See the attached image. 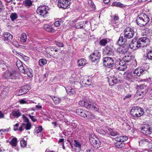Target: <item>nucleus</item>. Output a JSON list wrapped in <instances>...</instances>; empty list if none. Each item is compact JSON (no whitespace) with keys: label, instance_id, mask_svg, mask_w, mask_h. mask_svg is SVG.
<instances>
[{"label":"nucleus","instance_id":"43","mask_svg":"<svg viewBox=\"0 0 152 152\" xmlns=\"http://www.w3.org/2000/svg\"><path fill=\"white\" fill-rule=\"evenodd\" d=\"M148 58L150 60H152V50L149 51L148 53L146 59Z\"/></svg>","mask_w":152,"mask_h":152},{"label":"nucleus","instance_id":"28","mask_svg":"<svg viewBox=\"0 0 152 152\" xmlns=\"http://www.w3.org/2000/svg\"><path fill=\"white\" fill-rule=\"evenodd\" d=\"M12 115L14 117L17 118L19 117L21 115V113L19 110H13L11 112Z\"/></svg>","mask_w":152,"mask_h":152},{"label":"nucleus","instance_id":"44","mask_svg":"<svg viewBox=\"0 0 152 152\" xmlns=\"http://www.w3.org/2000/svg\"><path fill=\"white\" fill-rule=\"evenodd\" d=\"M118 66V65L117 66V69L120 71H124L126 70L127 68L126 65Z\"/></svg>","mask_w":152,"mask_h":152},{"label":"nucleus","instance_id":"57","mask_svg":"<svg viewBox=\"0 0 152 152\" xmlns=\"http://www.w3.org/2000/svg\"><path fill=\"white\" fill-rule=\"evenodd\" d=\"M19 124L18 123L14 126V130L15 131H16L18 130V127Z\"/></svg>","mask_w":152,"mask_h":152},{"label":"nucleus","instance_id":"49","mask_svg":"<svg viewBox=\"0 0 152 152\" xmlns=\"http://www.w3.org/2000/svg\"><path fill=\"white\" fill-rule=\"evenodd\" d=\"M121 142H124L125 141L127 140L128 139V137L125 136H121Z\"/></svg>","mask_w":152,"mask_h":152},{"label":"nucleus","instance_id":"37","mask_svg":"<svg viewBox=\"0 0 152 152\" xmlns=\"http://www.w3.org/2000/svg\"><path fill=\"white\" fill-rule=\"evenodd\" d=\"M17 138L16 137H14L10 142V143L12 146H15L17 145Z\"/></svg>","mask_w":152,"mask_h":152},{"label":"nucleus","instance_id":"10","mask_svg":"<svg viewBox=\"0 0 152 152\" xmlns=\"http://www.w3.org/2000/svg\"><path fill=\"white\" fill-rule=\"evenodd\" d=\"M141 132L146 135H148L152 134V129L148 124L144 125L141 129Z\"/></svg>","mask_w":152,"mask_h":152},{"label":"nucleus","instance_id":"20","mask_svg":"<svg viewBox=\"0 0 152 152\" xmlns=\"http://www.w3.org/2000/svg\"><path fill=\"white\" fill-rule=\"evenodd\" d=\"M124 75L125 79L127 80L132 82L135 80L134 76L132 75L131 72H125Z\"/></svg>","mask_w":152,"mask_h":152},{"label":"nucleus","instance_id":"48","mask_svg":"<svg viewBox=\"0 0 152 152\" xmlns=\"http://www.w3.org/2000/svg\"><path fill=\"white\" fill-rule=\"evenodd\" d=\"M20 145L21 147H25L26 145V142L24 140H22L20 141Z\"/></svg>","mask_w":152,"mask_h":152},{"label":"nucleus","instance_id":"53","mask_svg":"<svg viewBox=\"0 0 152 152\" xmlns=\"http://www.w3.org/2000/svg\"><path fill=\"white\" fill-rule=\"evenodd\" d=\"M126 63L125 61H124V60L123 59H122V60L120 61L118 63L119 66L126 65Z\"/></svg>","mask_w":152,"mask_h":152},{"label":"nucleus","instance_id":"52","mask_svg":"<svg viewBox=\"0 0 152 152\" xmlns=\"http://www.w3.org/2000/svg\"><path fill=\"white\" fill-rule=\"evenodd\" d=\"M110 134L112 136H114L118 134V132L112 130L110 132Z\"/></svg>","mask_w":152,"mask_h":152},{"label":"nucleus","instance_id":"32","mask_svg":"<svg viewBox=\"0 0 152 152\" xmlns=\"http://www.w3.org/2000/svg\"><path fill=\"white\" fill-rule=\"evenodd\" d=\"M66 91L67 93L70 95H73L75 93V89L70 87H67V89H66Z\"/></svg>","mask_w":152,"mask_h":152},{"label":"nucleus","instance_id":"13","mask_svg":"<svg viewBox=\"0 0 152 152\" xmlns=\"http://www.w3.org/2000/svg\"><path fill=\"white\" fill-rule=\"evenodd\" d=\"M149 68V66H148L147 69H145L144 68L138 67L135 69L133 71V73L134 74L135 76H140L142 75H143L145 72Z\"/></svg>","mask_w":152,"mask_h":152},{"label":"nucleus","instance_id":"42","mask_svg":"<svg viewBox=\"0 0 152 152\" xmlns=\"http://www.w3.org/2000/svg\"><path fill=\"white\" fill-rule=\"evenodd\" d=\"M43 129L42 126H39L38 127H36L35 129V133L38 134L41 133Z\"/></svg>","mask_w":152,"mask_h":152},{"label":"nucleus","instance_id":"60","mask_svg":"<svg viewBox=\"0 0 152 152\" xmlns=\"http://www.w3.org/2000/svg\"><path fill=\"white\" fill-rule=\"evenodd\" d=\"M86 86H90L91 84V81L90 79H87L86 80Z\"/></svg>","mask_w":152,"mask_h":152},{"label":"nucleus","instance_id":"46","mask_svg":"<svg viewBox=\"0 0 152 152\" xmlns=\"http://www.w3.org/2000/svg\"><path fill=\"white\" fill-rule=\"evenodd\" d=\"M74 142L75 143L74 144L75 147L81 148V145L80 142H79L76 140H74Z\"/></svg>","mask_w":152,"mask_h":152},{"label":"nucleus","instance_id":"2","mask_svg":"<svg viewBox=\"0 0 152 152\" xmlns=\"http://www.w3.org/2000/svg\"><path fill=\"white\" fill-rule=\"evenodd\" d=\"M149 21L150 18L148 16L144 13L139 15L136 20L137 25L141 27L146 25Z\"/></svg>","mask_w":152,"mask_h":152},{"label":"nucleus","instance_id":"63","mask_svg":"<svg viewBox=\"0 0 152 152\" xmlns=\"http://www.w3.org/2000/svg\"><path fill=\"white\" fill-rule=\"evenodd\" d=\"M23 55V58L24 60L25 61H27L28 60L29 58L28 57L24 55L23 54H22Z\"/></svg>","mask_w":152,"mask_h":152},{"label":"nucleus","instance_id":"1","mask_svg":"<svg viewBox=\"0 0 152 152\" xmlns=\"http://www.w3.org/2000/svg\"><path fill=\"white\" fill-rule=\"evenodd\" d=\"M124 37L120 36L117 41V43L120 45L121 43H124L127 41L126 39H131L134 35L133 28L132 27H127L124 31Z\"/></svg>","mask_w":152,"mask_h":152},{"label":"nucleus","instance_id":"34","mask_svg":"<svg viewBox=\"0 0 152 152\" xmlns=\"http://www.w3.org/2000/svg\"><path fill=\"white\" fill-rule=\"evenodd\" d=\"M84 24V21H82L79 22L77 23L75 25V27L77 28H83V26Z\"/></svg>","mask_w":152,"mask_h":152},{"label":"nucleus","instance_id":"30","mask_svg":"<svg viewBox=\"0 0 152 152\" xmlns=\"http://www.w3.org/2000/svg\"><path fill=\"white\" fill-rule=\"evenodd\" d=\"M112 7H117L123 8L125 7V5L120 2L117 1L113 2L111 4Z\"/></svg>","mask_w":152,"mask_h":152},{"label":"nucleus","instance_id":"26","mask_svg":"<svg viewBox=\"0 0 152 152\" xmlns=\"http://www.w3.org/2000/svg\"><path fill=\"white\" fill-rule=\"evenodd\" d=\"M16 66L20 71L21 72H24V67L23 65L22 62L20 60H17L16 62Z\"/></svg>","mask_w":152,"mask_h":152},{"label":"nucleus","instance_id":"45","mask_svg":"<svg viewBox=\"0 0 152 152\" xmlns=\"http://www.w3.org/2000/svg\"><path fill=\"white\" fill-rule=\"evenodd\" d=\"M10 18L12 21H14L18 18V15L16 13H13L10 15Z\"/></svg>","mask_w":152,"mask_h":152},{"label":"nucleus","instance_id":"7","mask_svg":"<svg viewBox=\"0 0 152 152\" xmlns=\"http://www.w3.org/2000/svg\"><path fill=\"white\" fill-rule=\"evenodd\" d=\"M48 10V7L45 5H41L37 9V12L39 15L43 18H45L47 16Z\"/></svg>","mask_w":152,"mask_h":152},{"label":"nucleus","instance_id":"25","mask_svg":"<svg viewBox=\"0 0 152 152\" xmlns=\"http://www.w3.org/2000/svg\"><path fill=\"white\" fill-rule=\"evenodd\" d=\"M134 58V57L130 54H126L123 58V59L127 64L130 62Z\"/></svg>","mask_w":152,"mask_h":152},{"label":"nucleus","instance_id":"38","mask_svg":"<svg viewBox=\"0 0 152 152\" xmlns=\"http://www.w3.org/2000/svg\"><path fill=\"white\" fill-rule=\"evenodd\" d=\"M25 5L29 7L32 5V2L30 0H25L23 2Z\"/></svg>","mask_w":152,"mask_h":152},{"label":"nucleus","instance_id":"12","mask_svg":"<svg viewBox=\"0 0 152 152\" xmlns=\"http://www.w3.org/2000/svg\"><path fill=\"white\" fill-rule=\"evenodd\" d=\"M103 60L104 65L108 68L112 67L114 64V61L111 57H104L103 58Z\"/></svg>","mask_w":152,"mask_h":152},{"label":"nucleus","instance_id":"47","mask_svg":"<svg viewBox=\"0 0 152 152\" xmlns=\"http://www.w3.org/2000/svg\"><path fill=\"white\" fill-rule=\"evenodd\" d=\"M24 125L25 128L27 130H29L31 126V124L30 122L26 124H24Z\"/></svg>","mask_w":152,"mask_h":152},{"label":"nucleus","instance_id":"6","mask_svg":"<svg viewBox=\"0 0 152 152\" xmlns=\"http://www.w3.org/2000/svg\"><path fill=\"white\" fill-rule=\"evenodd\" d=\"M89 137L90 142L94 148H98L100 147L101 143L98 138L93 134L90 135Z\"/></svg>","mask_w":152,"mask_h":152},{"label":"nucleus","instance_id":"19","mask_svg":"<svg viewBox=\"0 0 152 152\" xmlns=\"http://www.w3.org/2000/svg\"><path fill=\"white\" fill-rule=\"evenodd\" d=\"M103 53L104 55H112L113 53V50L110 46L107 45L103 49Z\"/></svg>","mask_w":152,"mask_h":152},{"label":"nucleus","instance_id":"35","mask_svg":"<svg viewBox=\"0 0 152 152\" xmlns=\"http://www.w3.org/2000/svg\"><path fill=\"white\" fill-rule=\"evenodd\" d=\"M52 99L56 104H58L61 102L62 101V100L61 98L55 96L53 97H52Z\"/></svg>","mask_w":152,"mask_h":152},{"label":"nucleus","instance_id":"56","mask_svg":"<svg viewBox=\"0 0 152 152\" xmlns=\"http://www.w3.org/2000/svg\"><path fill=\"white\" fill-rule=\"evenodd\" d=\"M19 102L20 104H24L27 103V101L25 100L24 99H21L19 101Z\"/></svg>","mask_w":152,"mask_h":152},{"label":"nucleus","instance_id":"39","mask_svg":"<svg viewBox=\"0 0 152 152\" xmlns=\"http://www.w3.org/2000/svg\"><path fill=\"white\" fill-rule=\"evenodd\" d=\"M115 146L118 148H122L124 147V143L122 142H118L115 143Z\"/></svg>","mask_w":152,"mask_h":152},{"label":"nucleus","instance_id":"54","mask_svg":"<svg viewBox=\"0 0 152 152\" xmlns=\"http://www.w3.org/2000/svg\"><path fill=\"white\" fill-rule=\"evenodd\" d=\"M24 126V124H22L21 126L19 128L18 130L20 132L23 130L24 129H25Z\"/></svg>","mask_w":152,"mask_h":152},{"label":"nucleus","instance_id":"3","mask_svg":"<svg viewBox=\"0 0 152 152\" xmlns=\"http://www.w3.org/2000/svg\"><path fill=\"white\" fill-rule=\"evenodd\" d=\"M79 105L80 106H84L87 109L95 111H97L99 110L98 106L92 102L88 100H81L79 102Z\"/></svg>","mask_w":152,"mask_h":152},{"label":"nucleus","instance_id":"15","mask_svg":"<svg viewBox=\"0 0 152 152\" xmlns=\"http://www.w3.org/2000/svg\"><path fill=\"white\" fill-rule=\"evenodd\" d=\"M129 49L128 45H122L120 46L117 49V52L120 54H124L128 51Z\"/></svg>","mask_w":152,"mask_h":152},{"label":"nucleus","instance_id":"23","mask_svg":"<svg viewBox=\"0 0 152 152\" xmlns=\"http://www.w3.org/2000/svg\"><path fill=\"white\" fill-rule=\"evenodd\" d=\"M23 71L24 72H21L24 74H26L28 76L30 77H31L33 76V71L30 68H24Z\"/></svg>","mask_w":152,"mask_h":152},{"label":"nucleus","instance_id":"27","mask_svg":"<svg viewBox=\"0 0 152 152\" xmlns=\"http://www.w3.org/2000/svg\"><path fill=\"white\" fill-rule=\"evenodd\" d=\"M96 131L98 133L103 135H105L107 132V131L105 129V127L102 128L99 127L97 128Z\"/></svg>","mask_w":152,"mask_h":152},{"label":"nucleus","instance_id":"29","mask_svg":"<svg viewBox=\"0 0 152 152\" xmlns=\"http://www.w3.org/2000/svg\"><path fill=\"white\" fill-rule=\"evenodd\" d=\"M150 30L147 28H145L142 30V34L143 36L147 37L149 36L150 34Z\"/></svg>","mask_w":152,"mask_h":152},{"label":"nucleus","instance_id":"51","mask_svg":"<svg viewBox=\"0 0 152 152\" xmlns=\"http://www.w3.org/2000/svg\"><path fill=\"white\" fill-rule=\"evenodd\" d=\"M119 19V18L118 16V15H115L113 16V20H112V22L113 23H115L114 22H115V21L118 20Z\"/></svg>","mask_w":152,"mask_h":152},{"label":"nucleus","instance_id":"24","mask_svg":"<svg viewBox=\"0 0 152 152\" xmlns=\"http://www.w3.org/2000/svg\"><path fill=\"white\" fill-rule=\"evenodd\" d=\"M118 80L116 77L115 76L111 77L110 78H108V79L109 85L110 86H113L116 84L118 83Z\"/></svg>","mask_w":152,"mask_h":152},{"label":"nucleus","instance_id":"11","mask_svg":"<svg viewBox=\"0 0 152 152\" xmlns=\"http://www.w3.org/2000/svg\"><path fill=\"white\" fill-rule=\"evenodd\" d=\"M140 45L141 47H146L150 43V41L149 39L147 37L143 36L138 39Z\"/></svg>","mask_w":152,"mask_h":152},{"label":"nucleus","instance_id":"50","mask_svg":"<svg viewBox=\"0 0 152 152\" xmlns=\"http://www.w3.org/2000/svg\"><path fill=\"white\" fill-rule=\"evenodd\" d=\"M28 115L31 120L34 122H36L37 121V119L35 118V117L31 115L30 114H28Z\"/></svg>","mask_w":152,"mask_h":152},{"label":"nucleus","instance_id":"18","mask_svg":"<svg viewBox=\"0 0 152 152\" xmlns=\"http://www.w3.org/2000/svg\"><path fill=\"white\" fill-rule=\"evenodd\" d=\"M43 28L46 31L50 33H54L57 30L53 28L52 25L50 24H45L43 26Z\"/></svg>","mask_w":152,"mask_h":152},{"label":"nucleus","instance_id":"55","mask_svg":"<svg viewBox=\"0 0 152 152\" xmlns=\"http://www.w3.org/2000/svg\"><path fill=\"white\" fill-rule=\"evenodd\" d=\"M90 6L93 10H94L96 9V6L93 2L91 1Z\"/></svg>","mask_w":152,"mask_h":152},{"label":"nucleus","instance_id":"14","mask_svg":"<svg viewBox=\"0 0 152 152\" xmlns=\"http://www.w3.org/2000/svg\"><path fill=\"white\" fill-rule=\"evenodd\" d=\"M71 2V0H59L58 6L59 8L65 9L69 6Z\"/></svg>","mask_w":152,"mask_h":152},{"label":"nucleus","instance_id":"58","mask_svg":"<svg viewBox=\"0 0 152 152\" xmlns=\"http://www.w3.org/2000/svg\"><path fill=\"white\" fill-rule=\"evenodd\" d=\"M23 117L24 122H26L27 123H29V119L26 117L25 116H24L23 115Z\"/></svg>","mask_w":152,"mask_h":152},{"label":"nucleus","instance_id":"21","mask_svg":"<svg viewBox=\"0 0 152 152\" xmlns=\"http://www.w3.org/2000/svg\"><path fill=\"white\" fill-rule=\"evenodd\" d=\"M31 89V87L29 85H26L21 87L19 91L18 95L20 96L26 93Z\"/></svg>","mask_w":152,"mask_h":152},{"label":"nucleus","instance_id":"31","mask_svg":"<svg viewBox=\"0 0 152 152\" xmlns=\"http://www.w3.org/2000/svg\"><path fill=\"white\" fill-rule=\"evenodd\" d=\"M110 39L107 38H104L101 40L99 41V44L102 46H104L106 45L109 42Z\"/></svg>","mask_w":152,"mask_h":152},{"label":"nucleus","instance_id":"61","mask_svg":"<svg viewBox=\"0 0 152 152\" xmlns=\"http://www.w3.org/2000/svg\"><path fill=\"white\" fill-rule=\"evenodd\" d=\"M56 44L57 46L59 47H63L64 46L63 44L61 42H56Z\"/></svg>","mask_w":152,"mask_h":152},{"label":"nucleus","instance_id":"8","mask_svg":"<svg viewBox=\"0 0 152 152\" xmlns=\"http://www.w3.org/2000/svg\"><path fill=\"white\" fill-rule=\"evenodd\" d=\"M19 73L15 71L6 72L4 75V77L7 79H14L18 77Z\"/></svg>","mask_w":152,"mask_h":152},{"label":"nucleus","instance_id":"17","mask_svg":"<svg viewBox=\"0 0 152 152\" xmlns=\"http://www.w3.org/2000/svg\"><path fill=\"white\" fill-rule=\"evenodd\" d=\"M138 44L139 43L138 40H137L136 39H134L132 40L129 46L131 49L133 50H136L139 48L141 47Z\"/></svg>","mask_w":152,"mask_h":152},{"label":"nucleus","instance_id":"41","mask_svg":"<svg viewBox=\"0 0 152 152\" xmlns=\"http://www.w3.org/2000/svg\"><path fill=\"white\" fill-rule=\"evenodd\" d=\"M47 63L46 60L44 59H41L39 60V64L40 66H43V65Z\"/></svg>","mask_w":152,"mask_h":152},{"label":"nucleus","instance_id":"36","mask_svg":"<svg viewBox=\"0 0 152 152\" xmlns=\"http://www.w3.org/2000/svg\"><path fill=\"white\" fill-rule=\"evenodd\" d=\"M27 38L26 34L24 33H22L20 37V41L22 42L25 43L26 42Z\"/></svg>","mask_w":152,"mask_h":152},{"label":"nucleus","instance_id":"40","mask_svg":"<svg viewBox=\"0 0 152 152\" xmlns=\"http://www.w3.org/2000/svg\"><path fill=\"white\" fill-rule=\"evenodd\" d=\"M149 142V141L148 139L143 138L139 142V144L140 145H142L143 144H146Z\"/></svg>","mask_w":152,"mask_h":152},{"label":"nucleus","instance_id":"64","mask_svg":"<svg viewBox=\"0 0 152 152\" xmlns=\"http://www.w3.org/2000/svg\"><path fill=\"white\" fill-rule=\"evenodd\" d=\"M115 140L116 141L118 142H121V136L119 137H117L115 138Z\"/></svg>","mask_w":152,"mask_h":152},{"label":"nucleus","instance_id":"16","mask_svg":"<svg viewBox=\"0 0 152 152\" xmlns=\"http://www.w3.org/2000/svg\"><path fill=\"white\" fill-rule=\"evenodd\" d=\"M147 91L146 89L142 88L141 86L138 89L135 95L137 97L141 98L146 94Z\"/></svg>","mask_w":152,"mask_h":152},{"label":"nucleus","instance_id":"4","mask_svg":"<svg viewBox=\"0 0 152 152\" xmlns=\"http://www.w3.org/2000/svg\"><path fill=\"white\" fill-rule=\"evenodd\" d=\"M77 114L86 119H94L95 116L94 114L88 111L82 109H77L76 110Z\"/></svg>","mask_w":152,"mask_h":152},{"label":"nucleus","instance_id":"33","mask_svg":"<svg viewBox=\"0 0 152 152\" xmlns=\"http://www.w3.org/2000/svg\"><path fill=\"white\" fill-rule=\"evenodd\" d=\"M86 64V60L84 58L80 59H79L77 61L78 65L79 66H84Z\"/></svg>","mask_w":152,"mask_h":152},{"label":"nucleus","instance_id":"9","mask_svg":"<svg viewBox=\"0 0 152 152\" xmlns=\"http://www.w3.org/2000/svg\"><path fill=\"white\" fill-rule=\"evenodd\" d=\"M101 58V53L96 50L89 56L90 60L92 62L97 63Z\"/></svg>","mask_w":152,"mask_h":152},{"label":"nucleus","instance_id":"22","mask_svg":"<svg viewBox=\"0 0 152 152\" xmlns=\"http://www.w3.org/2000/svg\"><path fill=\"white\" fill-rule=\"evenodd\" d=\"M3 40L5 41L9 42L12 40L13 36L10 33L8 32H5L3 34Z\"/></svg>","mask_w":152,"mask_h":152},{"label":"nucleus","instance_id":"5","mask_svg":"<svg viewBox=\"0 0 152 152\" xmlns=\"http://www.w3.org/2000/svg\"><path fill=\"white\" fill-rule=\"evenodd\" d=\"M144 113L143 110L138 106H134L132 108L130 111V114L133 117H139Z\"/></svg>","mask_w":152,"mask_h":152},{"label":"nucleus","instance_id":"62","mask_svg":"<svg viewBox=\"0 0 152 152\" xmlns=\"http://www.w3.org/2000/svg\"><path fill=\"white\" fill-rule=\"evenodd\" d=\"M132 96V95L131 94H128L125 96V97L123 98V99L125 100L127 99L130 98Z\"/></svg>","mask_w":152,"mask_h":152},{"label":"nucleus","instance_id":"59","mask_svg":"<svg viewBox=\"0 0 152 152\" xmlns=\"http://www.w3.org/2000/svg\"><path fill=\"white\" fill-rule=\"evenodd\" d=\"M54 26L56 27L59 26L61 24L60 23V22L59 21H56L54 23Z\"/></svg>","mask_w":152,"mask_h":152}]
</instances>
